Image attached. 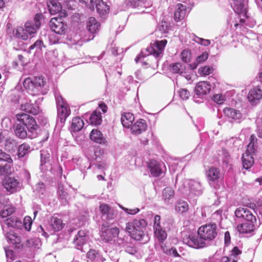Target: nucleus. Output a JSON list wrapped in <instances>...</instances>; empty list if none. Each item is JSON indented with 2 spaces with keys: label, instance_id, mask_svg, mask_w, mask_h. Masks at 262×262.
I'll return each instance as SVG.
<instances>
[{
  "label": "nucleus",
  "instance_id": "nucleus-1",
  "mask_svg": "<svg viewBox=\"0 0 262 262\" xmlns=\"http://www.w3.org/2000/svg\"><path fill=\"white\" fill-rule=\"evenodd\" d=\"M234 214L237 218L243 219L247 222L241 224L237 226V230L240 233H248L253 232L257 226L255 215L251 210L247 208H237Z\"/></svg>",
  "mask_w": 262,
  "mask_h": 262
},
{
  "label": "nucleus",
  "instance_id": "nucleus-2",
  "mask_svg": "<svg viewBox=\"0 0 262 262\" xmlns=\"http://www.w3.org/2000/svg\"><path fill=\"white\" fill-rule=\"evenodd\" d=\"M167 41L166 39L156 40L150 47H147L145 51L142 50L141 53L136 57L135 61L137 63L140 59L145 56L152 55L156 59L157 62L158 61L157 58H161L163 55V52Z\"/></svg>",
  "mask_w": 262,
  "mask_h": 262
},
{
  "label": "nucleus",
  "instance_id": "nucleus-3",
  "mask_svg": "<svg viewBox=\"0 0 262 262\" xmlns=\"http://www.w3.org/2000/svg\"><path fill=\"white\" fill-rule=\"evenodd\" d=\"M23 85L25 89L33 92L34 95L39 93L45 95L49 90L46 79L42 76L34 77L32 79L28 77L24 81Z\"/></svg>",
  "mask_w": 262,
  "mask_h": 262
},
{
  "label": "nucleus",
  "instance_id": "nucleus-4",
  "mask_svg": "<svg viewBox=\"0 0 262 262\" xmlns=\"http://www.w3.org/2000/svg\"><path fill=\"white\" fill-rule=\"evenodd\" d=\"M198 235L200 236V239H198V249L206 247V241L212 240L217 235L216 224H209L201 226L198 230Z\"/></svg>",
  "mask_w": 262,
  "mask_h": 262
},
{
  "label": "nucleus",
  "instance_id": "nucleus-5",
  "mask_svg": "<svg viewBox=\"0 0 262 262\" xmlns=\"http://www.w3.org/2000/svg\"><path fill=\"white\" fill-rule=\"evenodd\" d=\"M146 225V222L144 219L134 220L126 223L125 230L133 238L140 241L144 235L143 229Z\"/></svg>",
  "mask_w": 262,
  "mask_h": 262
},
{
  "label": "nucleus",
  "instance_id": "nucleus-6",
  "mask_svg": "<svg viewBox=\"0 0 262 262\" xmlns=\"http://www.w3.org/2000/svg\"><path fill=\"white\" fill-rule=\"evenodd\" d=\"M17 123L24 125L30 133V136L36 137L37 136L38 126L35 119L30 115L25 113L16 115Z\"/></svg>",
  "mask_w": 262,
  "mask_h": 262
},
{
  "label": "nucleus",
  "instance_id": "nucleus-7",
  "mask_svg": "<svg viewBox=\"0 0 262 262\" xmlns=\"http://www.w3.org/2000/svg\"><path fill=\"white\" fill-rule=\"evenodd\" d=\"M119 234V230L116 227H111L107 223H103L101 229V236L105 242L115 241Z\"/></svg>",
  "mask_w": 262,
  "mask_h": 262
},
{
  "label": "nucleus",
  "instance_id": "nucleus-8",
  "mask_svg": "<svg viewBox=\"0 0 262 262\" xmlns=\"http://www.w3.org/2000/svg\"><path fill=\"white\" fill-rule=\"evenodd\" d=\"M3 185L7 191L13 193L21 189L22 183L15 177H8L4 179Z\"/></svg>",
  "mask_w": 262,
  "mask_h": 262
},
{
  "label": "nucleus",
  "instance_id": "nucleus-9",
  "mask_svg": "<svg viewBox=\"0 0 262 262\" xmlns=\"http://www.w3.org/2000/svg\"><path fill=\"white\" fill-rule=\"evenodd\" d=\"M49 26L53 31L58 34L64 33L67 28V25L64 24L62 18L56 17L50 19Z\"/></svg>",
  "mask_w": 262,
  "mask_h": 262
},
{
  "label": "nucleus",
  "instance_id": "nucleus-10",
  "mask_svg": "<svg viewBox=\"0 0 262 262\" xmlns=\"http://www.w3.org/2000/svg\"><path fill=\"white\" fill-rule=\"evenodd\" d=\"M224 112L232 123H241L243 120V115L238 110L227 107L224 108Z\"/></svg>",
  "mask_w": 262,
  "mask_h": 262
},
{
  "label": "nucleus",
  "instance_id": "nucleus-11",
  "mask_svg": "<svg viewBox=\"0 0 262 262\" xmlns=\"http://www.w3.org/2000/svg\"><path fill=\"white\" fill-rule=\"evenodd\" d=\"M88 239L87 233L85 230H81L78 231L73 239V244L75 247L82 252H85L83 250V246L86 243Z\"/></svg>",
  "mask_w": 262,
  "mask_h": 262
},
{
  "label": "nucleus",
  "instance_id": "nucleus-12",
  "mask_svg": "<svg viewBox=\"0 0 262 262\" xmlns=\"http://www.w3.org/2000/svg\"><path fill=\"white\" fill-rule=\"evenodd\" d=\"M247 98L251 105L257 104L262 99V89L259 86L253 88L249 91Z\"/></svg>",
  "mask_w": 262,
  "mask_h": 262
},
{
  "label": "nucleus",
  "instance_id": "nucleus-13",
  "mask_svg": "<svg viewBox=\"0 0 262 262\" xmlns=\"http://www.w3.org/2000/svg\"><path fill=\"white\" fill-rule=\"evenodd\" d=\"M189 7L186 5L179 3L176 6V10L174 13V19L176 21L179 22L185 18Z\"/></svg>",
  "mask_w": 262,
  "mask_h": 262
},
{
  "label": "nucleus",
  "instance_id": "nucleus-14",
  "mask_svg": "<svg viewBox=\"0 0 262 262\" xmlns=\"http://www.w3.org/2000/svg\"><path fill=\"white\" fill-rule=\"evenodd\" d=\"M27 128L24 125H21L17 122L14 125V132L17 138L23 139L27 137L34 138V137L30 136V133L28 130H27Z\"/></svg>",
  "mask_w": 262,
  "mask_h": 262
},
{
  "label": "nucleus",
  "instance_id": "nucleus-15",
  "mask_svg": "<svg viewBox=\"0 0 262 262\" xmlns=\"http://www.w3.org/2000/svg\"><path fill=\"white\" fill-rule=\"evenodd\" d=\"M57 121L64 123L67 118L70 115L71 110L67 104L57 106Z\"/></svg>",
  "mask_w": 262,
  "mask_h": 262
},
{
  "label": "nucleus",
  "instance_id": "nucleus-16",
  "mask_svg": "<svg viewBox=\"0 0 262 262\" xmlns=\"http://www.w3.org/2000/svg\"><path fill=\"white\" fill-rule=\"evenodd\" d=\"M99 210L102 214L103 220H111L114 218V210L106 204H102L99 206Z\"/></svg>",
  "mask_w": 262,
  "mask_h": 262
},
{
  "label": "nucleus",
  "instance_id": "nucleus-17",
  "mask_svg": "<svg viewBox=\"0 0 262 262\" xmlns=\"http://www.w3.org/2000/svg\"><path fill=\"white\" fill-rule=\"evenodd\" d=\"M162 165L156 160H151L148 164V168L152 177H159L162 173Z\"/></svg>",
  "mask_w": 262,
  "mask_h": 262
},
{
  "label": "nucleus",
  "instance_id": "nucleus-18",
  "mask_svg": "<svg viewBox=\"0 0 262 262\" xmlns=\"http://www.w3.org/2000/svg\"><path fill=\"white\" fill-rule=\"evenodd\" d=\"M192 185L190 182L183 183L180 185L178 188V191L182 194L186 196H191L195 195V188L192 187Z\"/></svg>",
  "mask_w": 262,
  "mask_h": 262
},
{
  "label": "nucleus",
  "instance_id": "nucleus-19",
  "mask_svg": "<svg viewBox=\"0 0 262 262\" xmlns=\"http://www.w3.org/2000/svg\"><path fill=\"white\" fill-rule=\"evenodd\" d=\"M147 125L145 120L139 119L131 126V131L133 134L139 135L144 132L146 129Z\"/></svg>",
  "mask_w": 262,
  "mask_h": 262
},
{
  "label": "nucleus",
  "instance_id": "nucleus-20",
  "mask_svg": "<svg viewBox=\"0 0 262 262\" xmlns=\"http://www.w3.org/2000/svg\"><path fill=\"white\" fill-rule=\"evenodd\" d=\"M86 257L91 262H103L105 260L99 251L93 249L88 252Z\"/></svg>",
  "mask_w": 262,
  "mask_h": 262
},
{
  "label": "nucleus",
  "instance_id": "nucleus-21",
  "mask_svg": "<svg viewBox=\"0 0 262 262\" xmlns=\"http://www.w3.org/2000/svg\"><path fill=\"white\" fill-rule=\"evenodd\" d=\"M15 211V208L12 206H6L0 211V224L3 231H4V223L7 217L11 215Z\"/></svg>",
  "mask_w": 262,
  "mask_h": 262
},
{
  "label": "nucleus",
  "instance_id": "nucleus-22",
  "mask_svg": "<svg viewBox=\"0 0 262 262\" xmlns=\"http://www.w3.org/2000/svg\"><path fill=\"white\" fill-rule=\"evenodd\" d=\"M254 152L248 151V149L243 154L242 162L244 168L248 169L250 168L254 164V159L252 154Z\"/></svg>",
  "mask_w": 262,
  "mask_h": 262
},
{
  "label": "nucleus",
  "instance_id": "nucleus-23",
  "mask_svg": "<svg viewBox=\"0 0 262 262\" xmlns=\"http://www.w3.org/2000/svg\"><path fill=\"white\" fill-rule=\"evenodd\" d=\"M206 174L210 185H212V183L217 182L221 176L219 170L214 167H211L207 171Z\"/></svg>",
  "mask_w": 262,
  "mask_h": 262
},
{
  "label": "nucleus",
  "instance_id": "nucleus-24",
  "mask_svg": "<svg viewBox=\"0 0 262 262\" xmlns=\"http://www.w3.org/2000/svg\"><path fill=\"white\" fill-rule=\"evenodd\" d=\"M95 7L97 12L101 16L108 14L110 11V6L102 0H96Z\"/></svg>",
  "mask_w": 262,
  "mask_h": 262
},
{
  "label": "nucleus",
  "instance_id": "nucleus-25",
  "mask_svg": "<svg viewBox=\"0 0 262 262\" xmlns=\"http://www.w3.org/2000/svg\"><path fill=\"white\" fill-rule=\"evenodd\" d=\"M90 137L92 141L100 144H105L106 142L101 132L97 129L92 130Z\"/></svg>",
  "mask_w": 262,
  "mask_h": 262
},
{
  "label": "nucleus",
  "instance_id": "nucleus-26",
  "mask_svg": "<svg viewBox=\"0 0 262 262\" xmlns=\"http://www.w3.org/2000/svg\"><path fill=\"white\" fill-rule=\"evenodd\" d=\"M20 110L33 115H37L39 113V107L37 105L28 102L21 104Z\"/></svg>",
  "mask_w": 262,
  "mask_h": 262
},
{
  "label": "nucleus",
  "instance_id": "nucleus-27",
  "mask_svg": "<svg viewBox=\"0 0 262 262\" xmlns=\"http://www.w3.org/2000/svg\"><path fill=\"white\" fill-rule=\"evenodd\" d=\"M62 221L57 217L52 216L50 222V226L53 232H58L63 227Z\"/></svg>",
  "mask_w": 262,
  "mask_h": 262
},
{
  "label": "nucleus",
  "instance_id": "nucleus-28",
  "mask_svg": "<svg viewBox=\"0 0 262 262\" xmlns=\"http://www.w3.org/2000/svg\"><path fill=\"white\" fill-rule=\"evenodd\" d=\"M211 84L206 81H200L198 83V96L205 95L211 90Z\"/></svg>",
  "mask_w": 262,
  "mask_h": 262
},
{
  "label": "nucleus",
  "instance_id": "nucleus-29",
  "mask_svg": "<svg viewBox=\"0 0 262 262\" xmlns=\"http://www.w3.org/2000/svg\"><path fill=\"white\" fill-rule=\"evenodd\" d=\"M50 154L45 150L40 151V169L41 170H46L49 167L50 164Z\"/></svg>",
  "mask_w": 262,
  "mask_h": 262
},
{
  "label": "nucleus",
  "instance_id": "nucleus-30",
  "mask_svg": "<svg viewBox=\"0 0 262 262\" xmlns=\"http://www.w3.org/2000/svg\"><path fill=\"white\" fill-rule=\"evenodd\" d=\"M100 25V23L93 17H90L86 23V27L89 31L92 34L97 32L99 30Z\"/></svg>",
  "mask_w": 262,
  "mask_h": 262
},
{
  "label": "nucleus",
  "instance_id": "nucleus-31",
  "mask_svg": "<svg viewBox=\"0 0 262 262\" xmlns=\"http://www.w3.org/2000/svg\"><path fill=\"white\" fill-rule=\"evenodd\" d=\"M22 225V222L18 218L12 216L6 219L4 223V229L6 226L8 227L19 228Z\"/></svg>",
  "mask_w": 262,
  "mask_h": 262
},
{
  "label": "nucleus",
  "instance_id": "nucleus-32",
  "mask_svg": "<svg viewBox=\"0 0 262 262\" xmlns=\"http://www.w3.org/2000/svg\"><path fill=\"white\" fill-rule=\"evenodd\" d=\"M121 120L123 126L129 128L132 125L134 117L133 114L130 113H124L122 115Z\"/></svg>",
  "mask_w": 262,
  "mask_h": 262
},
{
  "label": "nucleus",
  "instance_id": "nucleus-33",
  "mask_svg": "<svg viewBox=\"0 0 262 262\" xmlns=\"http://www.w3.org/2000/svg\"><path fill=\"white\" fill-rule=\"evenodd\" d=\"M48 7L50 13L52 15L55 14L60 12L62 9V6L60 3L57 2L55 0H51L48 3Z\"/></svg>",
  "mask_w": 262,
  "mask_h": 262
},
{
  "label": "nucleus",
  "instance_id": "nucleus-34",
  "mask_svg": "<svg viewBox=\"0 0 262 262\" xmlns=\"http://www.w3.org/2000/svg\"><path fill=\"white\" fill-rule=\"evenodd\" d=\"M84 126L83 121L79 117L74 118L72 120L71 129L72 132L80 131Z\"/></svg>",
  "mask_w": 262,
  "mask_h": 262
},
{
  "label": "nucleus",
  "instance_id": "nucleus-35",
  "mask_svg": "<svg viewBox=\"0 0 262 262\" xmlns=\"http://www.w3.org/2000/svg\"><path fill=\"white\" fill-rule=\"evenodd\" d=\"M90 124L94 125H98L101 123L102 116L99 111L95 110L92 114L89 119Z\"/></svg>",
  "mask_w": 262,
  "mask_h": 262
},
{
  "label": "nucleus",
  "instance_id": "nucleus-36",
  "mask_svg": "<svg viewBox=\"0 0 262 262\" xmlns=\"http://www.w3.org/2000/svg\"><path fill=\"white\" fill-rule=\"evenodd\" d=\"M169 67L171 72L180 75L183 74L186 69L185 65L181 62L172 63L170 65Z\"/></svg>",
  "mask_w": 262,
  "mask_h": 262
},
{
  "label": "nucleus",
  "instance_id": "nucleus-37",
  "mask_svg": "<svg viewBox=\"0 0 262 262\" xmlns=\"http://www.w3.org/2000/svg\"><path fill=\"white\" fill-rule=\"evenodd\" d=\"M57 193L59 199L63 205H65L68 203L70 200L69 195L62 186H59Z\"/></svg>",
  "mask_w": 262,
  "mask_h": 262
},
{
  "label": "nucleus",
  "instance_id": "nucleus-38",
  "mask_svg": "<svg viewBox=\"0 0 262 262\" xmlns=\"http://www.w3.org/2000/svg\"><path fill=\"white\" fill-rule=\"evenodd\" d=\"M5 148L9 152H14L17 147V142L16 140L9 138L5 142Z\"/></svg>",
  "mask_w": 262,
  "mask_h": 262
},
{
  "label": "nucleus",
  "instance_id": "nucleus-39",
  "mask_svg": "<svg viewBox=\"0 0 262 262\" xmlns=\"http://www.w3.org/2000/svg\"><path fill=\"white\" fill-rule=\"evenodd\" d=\"M174 195V191L171 187H167L163 190L162 198L166 203H168L169 201L173 198Z\"/></svg>",
  "mask_w": 262,
  "mask_h": 262
},
{
  "label": "nucleus",
  "instance_id": "nucleus-40",
  "mask_svg": "<svg viewBox=\"0 0 262 262\" xmlns=\"http://www.w3.org/2000/svg\"><path fill=\"white\" fill-rule=\"evenodd\" d=\"M6 237L8 242L13 245H19L21 241V237L16 235V233L9 232L6 234Z\"/></svg>",
  "mask_w": 262,
  "mask_h": 262
},
{
  "label": "nucleus",
  "instance_id": "nucleus-41",
  "mask_svg": "<svg viewBox=\"0 0 262 262\" xmlns=\"http://www.w3.org/2000/svg\"><path fill=\"white\" fill-rule=\"evenodd\" d=\"M13 33L14 36L17 38L26 40L29 38V35L26 31L25 28L23 27H17L16 30L13 31Z\"/></svg>",
  "mask_w": 262,
  "mask_h": 262
},
{
  "label": "nucleus",
  "instance_id": "nucleus-42",
  "mask_svg": "<svg viewBox=\"0 0 262 262\" xmlns=\"http://www.w3.org/2000/svg\"><path fill=\"white\" fill-rule=\"evenodd\" d=\"M30 146L27 143H23L18 147V157H24L30 151Z\"/></svg>",
  "mask_w": 262,
  "mask_h": 262
},
{
  "label": "nucleus",
  "instance_id": "nucleus-43",
  "mask_svg": "<svg viewBox=\"0 0 262 262\" xmlns=\"http://www.w3.org/2000/svg\"><path fill=\"white\" fill-rule=\"evenodd\" d=\"M175 210L178 212H185L188 210V205L185 201H179L176 205Z\"/></svg>",
  "mask_w": 262,
  "mask_h": 262
},
{
  "label": "nucleus",
  "instance_id": "nucleus-44",
  "mask_svg": "<svg viewBox=\"0 0 262 262\" xmlns=\"http://www.w3.org/2000/svg\"><path fill=\"white\" fill-rule=\"evenodd\" d=\"M154 233L158 240L161 242L164 241L167 237L166 232L162 227L154 229Z\"/></svg>",
  "mask_w": 262,
  "mask_h": 262
},
{
  "label": "nucleus",
  "instance_id": "nucleus-45",
  "mask_svg": "<svg viewBox=\"0 0 262 262\" xmlns=\"http://www.w3.org/2000/svg\"><path fill=\"white\" fill-rule=\"evenodd\" d=\"M184 243H186L190 247L196 248V238L194 236L189 235L183 238Z\"/></svg>",
  "mask_w": 262,
  "mask_h": 262
},
{
  "label": "nucleus",
  "instance_id": "nucleus-46",
  "mask_svg": "<svg viewBox=\"0 0 262 262\" xmlns=\"http://www.w3.org/2000/svg\"><path fill=\"white\" fill-rule=\"evenodd\" d=\"M25 28L28 35L31 36L36 32L37 29L35 27L33 26V22L27 21L25 25Z\"/></svg>",
  "mask_w": 262,
  "mask_h": 262
},
{
  "label": "nucleus",
  "instance_id": "nucleus-47",
  "mask_svg": "<svg viewBox=\"0 0 262 262\" xmlns=\"http://www.w3.org/2000/svg\"><path fill=\"white\" fill-rule=\"evenodd\" d=\"M242 253V251L237 247H235L231 250L229 257L231 260H234L233 262H237L238 256Z\"/></svg>",
  "mask_w": 262,
  "mask_h": 262
},
{
  "label": "nucleus",
  "instance_id": "nucleus-48",
  "mask_svg": "<svg viewBox=\"0 0 262 262\" xmlns=\"http://www.w3.org/2000/svg\"><path fill=\"white\" fill-rule=\"evenodd\" d=\"M40 241L38 238H33L28 239L26 241V245L27 247L33 248L34 249L39 248Z\"/></svg>",
  "mask_w": 262,
  "mask_h": 262
},
{
  "label": "nucleus",
  "instance_id": "nucleus-49",
  "mask_svg": "<svg viewBox=\"0 0 262 262\" xmlns=\"http://www.w3.org/2000/svg\"><path fill=\"white\" fill-rule=\"evenodd\" d=\"M213 71V68L210 66H205L199 69V72L202 76L209 75Z\"/></svg>",
  "mask_w": 262,
  "mask_h": 262
},
{
  "label": "nucleus",
  "instance_id": "nucleus-50",
  "mask_svg": "<svg viewBox=\"0 0 262 262\" xmlns=\"http://www.w3.org/2000/svg\"><path fill=\"white\" fill-rule=\"evenodd\" d=\"M11 166L10 163L5 165H0V175H5L11 173Z\"/></svg>",
  "mask_w": 262,
  "mask_h": 262
},
{
  "label": "nucleus",
  "instance_id": "nucleus-51",
  "mask_svg": "<svg viewBox=\"0 0 262 262\" xmlns=\"http://www.w3.org/2000/svg\"><path fill=\"white\" fill-rule=\"evenodd\" d=\"M0 161H5L9 163H11L13 160L9 155L3 152L2 150L0 149Z\"/></svg>",
  "mask_w": 262,
  "mask_h": 262
},
{
  "label": "nucleus",
  "instance_id": "nucleus-52",
  "mask_svg": "<svg viewBox=\"0 0 262 262\" xmlns=\"http://www.w3.org/2000/svg\"><path fill=\"white\" fill-rule=\"evenodd\" d=\"M169 27V25L167 22L162 21L159 26L158 29L162 33H166L168 32Z\"/></svg>",
  "mask_w": 262,
  "mask_h": 262
},
{
  "label": "nucleus",
  "instance_id": "nucleus-53",
  "mask_svg": "<svg viewBox=\"0 0 262 262\" xmlns=\"http://www.w3.org/2000/svg\"><path fill=\"white\" fill-rule=\"evenodd\" d=\"M32 224V220L30 217L26 216L24 218L23 226L24 227L26 230L30 231L31 230Z\"/></svg>",
  "mask_w": 262,
  "mask_h": 262
},
{
  "label": "nucleus",
  "instance_id": "nucleus-54",
  "mask_svg": "<svg viewBox=\"0 0 262 262\" xmlns=\"http://www.w3.org/2000/svg\"><path fill=\"white\" fill-rule=\"evenodd\" d=\"M181 59L184 62H188L190 61V53L189 50H183L181 54Z\"/></svg>",
  "mask_w": 262,
  "mask_h": 262
},
{
  "label": "nucleus",
  "instance_id": "nucleus-55",
  "mask_svg": "<svg viewBox=\"0 0 262 262\" xmlns=\"http://www.w3.org/2000/svg\"><path fill=\"white\" fill-rule=\"evenodd\" d=\"M255 140H256L255 136L254 135H252L250 137V142L247 145V149H248V151L255 152V148L254 147Z\"/></svg>",
  "mask_w": 262,
  "mask_h": 262
},
{
  "label": "nucleus",
  "instance_id": "nucleus-56",
  "mask_svg": "<svg viewBox=\"0 0 262 262\" xmlns=\"http://www.w3.org/2000/svg\"><path fill=\"white\" fill-rule=\"evenodd\" d=\"M213 101L219 104H223L225 100V97L222 94L214 95L212 98Z\"/></svg>",
  "mask_w": 262,
  "mask_h": 262
},
{
  "label": "nucleus",
  "instance_id": "nucleus-57",
  "mask_svg": "<svg viewBox=\"0 0 262 262\" xmlns=\"http://www.w3.org/2000/svg\"><path fill=\"white\" fill-rule=\"evenodd\" d=\"M80 3H84L86 7L91 10H94L95 4L93 0H79Z\"/></svg>",
  "mask_w": 262,
  "mask_h": 262
},
{
  "label": "nucleus",
  "instance_id": "nucleus-58",
  "mask_svg": "<svg viewBox=\"0 0 262 262\" xmlns=\"http://www.w3.org/2000/svg\"><path fill=\"white\" fill-rule=\"evenodd\" d=\"M42 47H45L43 41L41 40H38L35 42L30 46V49L36 48L38 50H41Z\"/></svg>",
  "mask_w": 262,
  "mask_h": 262
},
{
  "label": "nucleus",
  "instance_id": "nucleus-59",
  "mask_svg": "<svg viewBox=\"0 0 262 262\" xmlns=\"http://www.w3.org/2000/svg\"><path fill=\"white\" fill-rule=\"evenodd\" d=\"M179 96L183 100L187 99L190 95L189 92L186 89H182L179 92Z\"/></svg>",
  "mask_w": 262,
  "mask_h": 262
},
{
  "label": "nucleus",
  "instance_id": "nucleus-60",
  "mask_svg": "<svg viewBox=\"0 0 262 262\" xmlns=\"http://www.w3.org/2000/svg\"><path fill=\"white\" fill-rule=\"evenodd\" d=\"M208 57V53L207 51H205L201 55L198 56V64L205 61Z\"/></svg>",
  "mask_w": 262,
  "mask_h": 262
},
{
  "label": "nucleus",
  "instance_id": "nucleus-61",
  "mask_svg": "<svg viewBox=\"0 0 262 262\" xmlns=\"http://www.w3.org/2000/svg\"><path fill=\"white\" fill-rule=\"evenodd\" d=\"M211 43V41L209 39H204L203 38L198 37V44L207 47L210 45Z\"/></svg>",
  "mask_w": 262,
  "mask_h": 262
},
{
  "label": "nucleus",
  "instance_id": "nucleus-62",
  "mask_svg": "<svg viewBox=\"0 0 262 262\" xmlns=\"http://www.w3.org/2000/svg\"><path fill=\"white\" fill-rule=\"evenodd\" d=\"M46 186L42 182H38L36 186V190L39 193L43 194L45 191Z\"/></svg>",
  "mask_w": 262,
  "mask_h": 262
},
{
  "label": "nucleus",
  "instance_id": "nucleus-63",
  "mask_svg": "<svg viewBox=\"0 0 262 262\" xmlns=\"http://www.w3.org/2000/svg\"><path fill=\"white\" fill-rule=\"evenodd\" d=\"M160 220H161V217L160 215H155V218H154V229L161 227V225H160Z\"/></svg>",
  "mask_w": 262,
  "mask_h": 262
},
{
  "label": "nucleus",
  "instance_id": "nucleus-64",
  "mask_svg": "<svg viewBox=\"0 0 262 262\" xmlns=\"http://www.w3.org/2000/svg\"><path fill=\"white\" fill-rule=\"evenodd\" d=\"M222 156L223 162L225 163H227L228 159L230 158V155L228 152L225 149H223L222 150Z\"/></svg>",
  "mask_w": 262,
  "mask_h": 262
}]
</instances>
